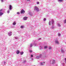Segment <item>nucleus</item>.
Wrapping results in <instances>:
<instances>
[{"label": "nucleus", "instance_id": "nucleus-1", "mask_svg": "<svg viewBox=\"0 0 66 66\" xmlns=\"http://www.w3.org/2000/svg\"><path fill=\"white\" fill-rule=\"evenodd\" d=\"M51 24L52 26L51 27V28L52 29H53L54 28V20L53 19H51V21H50L49 22V24L50 26L51 25Z\"/></svg>", "mask_w": 66, "mask_h": 66}, {"label": "nucleus", "instance_id": "nucleus-2", "mask_svg": "<svg viewBox=\"0 0 66 66\" xmlns=\"http://www.w3.org/2000/svg\"><path fill=\"white\" fill-rule=\"evenodd\" d=\"M42 57V54H40L39 55L37 56L36 57V59H39L40 58Z\"/></svg>", "mask_w": 66, "mask_h": 66}, {"label": "nucleus", "instance_id": "nucleus-3", "mask_svg": "<svg viewBox=\"0 0 66 66\" xmlns=\"http://www.w3.org/2000/svg\"><path fill=\"white\" fill-rule=\"evenodd\" d=\"M51 61H52V64H54L55 63V60H50V63H51Z\"/></svg>", "mask_w": 66, "mask_h": 66}, {"label": "nucleus", "instance_id": "nucleus-4", "mask_svg": "<svg viewBox=\"0 0 66 66\" xmlns=\"http://www.w3.org/2000/svg\"><path fill=\"white\" fill-rule=\"evenodd\" d=\"M34 10L37 11V12H38L39 11V9L36 6L35 7Z\"/></svg>", "mask_w": 66, "mask_h": 66}, {"label": "nucleus", "instance_id": "nucleus-5", "mask_svg": "<svg viewBox=\"0 0 66 66\" xmlns=\"http://www.w3.org/2000/svg\"><path fill=\"white\" fill-rule=\"evenodd\" d=\"M5 10L4 9H1L0 10V13H4V11Z\"/></svg>", "mask_w": 66, "mask_h": 66}, {"label": "nucleus", "instance_id": "nucleus-6", "mask_svg": "<svg viewBox=\"0 0 66 66\" xmlns=\"http://www.w3.org/2000/svg\"><path fill=\"white\" fill-rule=\"evenodd\" d=\"M21 14H24L25 13V11L23 9H22L21 11Z\"/></svg>", "mask_w": 66, "mask_h": 66}, {"label": "nucleus", "instance_id": "nucleus-7", "mask_svg": "<svg viewBox=\"0 0 66 66\" xmlns=\"http://www.w3.org/2000/svg\"><path fill=\"white\" fill-rule=\"evenodd\" d=\"M55 43L57 44H59V41H58L57 39H56L55 40Z\"/></svg>", "mask_w": 66, "mask_h": 66}, {"label": "nucleus", "instance_id": "nucleus-8", "mask_svg": "<svg viewBox=\"0 0 66 66\" xmlns=\"http://www.w3.org/2000/svg\"><path fill=\"white\" fill-rule=\"evenodd\" d=\"M12 32H9L8 33V35L9 36H11V35H12Z\"/></svg>", "mask_w": 66, "mask_h": 66}, {"label": "nucleus", "instance_id": "nucleus-9", "mask_svg": "<svg viewBox=\"0 0 66 66\" xmlns=\"http://www.w3.org/2000/svg\"><path fill=\"white\" fill-rule=\"evenodd\" d=\"M9 9L10 10H11L12 8H13V6L11 5H9Z\"/></svg>", "mask_w": 66, "mask_h": 66}, {"label": "nucleus", "instance_id": "nucleus-10", "mask_svg": "<svg viewBox=\"0 0 66 66\" xmlns=\"http://www.w3.org/2000/svg\"><path fill=\"white\" fill-rule=\"evenodd\" d=\"M28 18V17H27L26 16H25L23 18V19L24 20H27V18Z\"/></svg>", "mask_w": 66, "mask_h": 66}, {"label": "nucleus", "instance_id": "nucleus-11", "mask_svg": "<svg viewBox=\"0 0 66 66\" xmlns=\"http://www.w3.org/2000/svg\"><path fill=\"white\" fill-rule=\"evenodd\" d=\"M43 48V46H42L41 45L40 46L39 48L40 50L42 49Z\"/></svg>", "mask_w": 66, "mask_h": 66}, {"label": "nucleus", "instance_id": "nucleus-12", "mask_svg": "<svg viewBox=\"0 0 66 66\" xmlns=\"http://www.w3.org/2000/svg\"><path fill=\"white\" fill-rule=\"evenodd\" d=\"M61 52H62V53H65V51H64V50H63V49H62V48L61 49Z\"/></svg>", "mask_w": 66, "mask_h": 66}, {"label": "nucleus", "instance_id": "nucleus-13", "mask_svg": "<svg viewBox=\"0 0 66 66\" xmlns=\"http://www.w3.org/2000/svg\"><path fill=\"white\" fill-rule=\"evenodd\" d=\"M19 52H20L19 50H18L16 51V53L17 54H18L19 53Z\"/></svg>", "mask_w": 66, "mask_h": 66}, {"label": "nucleus", "instance_id": "nucleus-14", "mask_svg": "<svg viewBox=\"0 0 66 66\" xmlns=\"http://www.w3.org/2000/svg\"><path fill=\"white\" fill-rule=\"evenodd\" d=\"M33 45V43H31L30 44V47H32V45Z\"/></svg>", "mask_w": 66, "mask_h": 66}, {"label": "nucleus", "instance_id": "nucleus-15", "mask_svg": "<svg viewBox=\"0 0 66 66\" xmlns=\"http://www.w3.org/2000/svg\"><path fill=\"white\" fill-rule=\"evenodd\" d=\"M3 14H4V13H1V12H0V16H1Z\"/></svg>", "mask_w": 66, "mask_h": 66}, {"label": "nucleus", "instance_id": "nucleus-16", "mask_svg": "<svg viewBox=\"0 0 66 66\" xmlns=\"http://www.w3.org/2000/svg\"><path fill=\"white\" fill-rule=\"evenodd\" d=\"M63 1H64V0H58V2H62Z\"/></svg>", "mask_w": 66, "mask_h": 66}, {"label": "nucleus", "instance_id": "nucleus-17", "mask_svg": "<svg viewBox=\"0 0 66 66\" xmlns=\"http://www.w3.org/2000/svg\"><path fill=\"white\" fill-rule=\"evenodd\" d=\"M29 14L30 16H32V13L31 12H29Z\"/></svg>", "mask_w": 66, "mask_h": 66}, {"label": "nucleus", "instance_id": "nucleus-18", "mask_svg": "<svg viewBox=\"0 0 66 66\" xmlns=\"http://www.w3.org/2000/svg\"><path fill=\"white\" fill-rule=\"evenodd\" d=\"M29 14L30 16H32V13L31 12H29Z\"/></svg>", "mask_w": 66, "mask_h": 66}, {"label": "nucleus", "instance_id": "nucleus-19", "mask_svg": "<svg viewBox=\"0 0 66 66\" xmlns=\"http://www.w3.org/2000/svg\"><path fill=\"white\" fill-rule=\"evenodd\" d=\"M21 55H22L23 54V52H20Z\"/></svg>", "mask_w": 66, "mask_h": 66}, {"label": "nucleus", "instance_id": "nucleus-20", "mask_svg": "<svg viewBox=\"0 0 66 66\" xmlns=\"http://www.w3.org/2000/svg\"><path fill=\"white\" fill-rule=\"evenodd\" d=\"M20 28H21V29H23V28H24V26H21L20 27Z\"/></svg>", "mask_w": 66, "mask_h": 66}, {"label": "nucleus", "instance_id": "nucleus-21", "mask_svg": "<svg viewBox=\"0 0 66 66\" xmlns=\"http://www.w3.org/2000/svg\"><path fill=\"white\" fill-rule=\"evenodd\" d=\"M23 63H24V64H25V63H26V60H24L23 61Z\"/></svg>", "mask_w": 66, "mask_h": 66}, {"label": "nucleus", "instance_id": "nucleus-22", "mask_svg": "<svg viewBox=\"0 0 66 66\" xmlns=\"http://www.w3.org/2000/svg\"><path fill=\"white\" fill-rule=\"evenodd\" d=\"M57 26H58V27H61V25L59 23H58L57 24Z\"/></svg>", "mask_w": 66, "mask_h": 66}, {"label": "nucleus", "instance_id": "nucleus-23", "mask_svg": "<svg viewBox=\"0 0 66 66\" xmlns=\"http://www.w3.org/2000/svg\"><path fill=\"white\" fill-rule=\"evenodd\" d=\"M48 48V46H44V49H47Z\"/></svg>", "mask_w": 66, "mask_h": 66}, {"label": "nucleus", "instance_id": "nucleus-24", "mask_svg": "<svg viewBox=\"0 0 66 66\" xmlns=\"http://www.w3.org/2000/svg\"><path fill=\"white\" fill-rule=\"evenodd\" d=\"M44 63H45V62L44 63L41 62V65H43L44 64Z\"/></svg>", "mask_w": 66, "mask_h": 66}, {"label": "nucleus", "instance_id": "nucleus-25", "mask_svg": "<svg viewBox=\"0 0 66 66\" xmlns=\"http://www.w3.org/2000/svg\"><path fill=\"white\" fill-rule=\"evenodd\" d=\"M14 38H15V39H18V38L17 37H14Z\"/></svg>", "mask_w": 66, "mask_h": 66}, {"label": "nucleus", "instance_id": "nucleus-26", "mask_svg": "<svg viewBox=\"0 0 66 66\" xmlns=\"http://www.w3.org/2000/svg\"><path fill=\"white\" fill-rule=\"evenodd\" d=\"M13 25H15L16 24V22H15L14 21L13 23Z\"/></svg>", "mask_w": 66, "mask_h": 66}, {"label": "nucleus", "instance_id": "nucleus-27", "mask_svg": "<svg viewBox=\"0 0 66 66\" xmlns=\"http://www.w3.org/2000/svg\"><path fill=\"white\" fill-rule=\"evenodd\" d=\"M58 36H61V34L60 33H58Z\"/></svg>", "mask_w": 66, "mask_h": 66}, {"label": "nucleus", "instance_id": "nucleus-28", "mask_svg": "<svg viewBox=\"0 0 66 66\" xmlns=\"http://www.w3.org/2000/svg\"><path fill=\"white\" fill-rule=\"evenodd\" d=\"M2 2H4L5 0H1Z\"/></svg>", "mask_w": 66, "mask_h": 66}, {"label": "nucleus", "instance_id": "nucleus-29", "mask_svg": "<svg viewBox=\"0 0 66 66\" xmlns=\"http://www.w3.org/2000/svg\"><path fill=\"white\" fill-rule=\"evenodd\" d=\"M52 49V47H49L48 49L49 50H50V49Z\"/></svg>", "mask_w": 66, "mask_h": 66}, {"label": "nucleus", "instance_id": "nucleus-30", "mask_svg": "<svg viewBox=\"0 0 66 66\" xmlns=\"http://www.w3.org/2000/svg\"><path fill=\"white\" fill-rule=\"evenodd\" d=\"M3 63L4 65H5V64H6V62L5 61H4L3 62Z\"/></svg>", "mask_w": 66, "mask_h": 66}, {"label": "nucleus", "instance_id": "nucleus-31", "mask_svg": "<svg viewBox=\"0 0 66 66\" xmlns=\"http://www.w3.org/2000/svg\"><path fill=\"white\" fill-rule=\"evenodd\" d=\"M64 60H65L64 62L66 64V58H65Z\"/></svg>", "mask_w": 66, "mask_h": 66}, {"label": "nucleus", "instance_id": "nucleus-32", "mask_svg": "<svg viewBox=\"0 0 66 66\" xmlns=\"http://www.w3.org/2000/svg\"><path fill=\"white\" fill-rule=\"evenodd\" d=\"M64 23H66V20H65L64 21Z\"/></svg>", "mask_w": 66, "mask_h": 66}, {"label": "nucleus", "instance_id": "nucleus-33", "mask_svg": "<svg viewBox=\"0 0 66 66\" xmlns=\"http://www.w3.org/2000/svg\"><path fill=\"white\" fill-rule=\"evenodd\" d=\"M7 13H10V11L8 10L7 11Z\"/></svg>", "mask_w": 66, "mask_h": 66}, {"label": "nucleus", "instance_id": "nucleus-34", "mask_svg": "<svg viewBox=\"0 0 66 66\" xmlns=\"http://www.w3.org/2000/svg\"><path fill=\"white\" fill-rule=\"evenodd\" d=\"M29 52H30V53L31 52H32V50H29Z\"/></svg>", "mask_w": 66, "mask_h": 66}, {"label": "nucleus", "instance_id": "nucleus-35", "mask_svg": "<svg viewBox=\"0 0 66 66\" xmlns=\"http://www.w3.org/2000/svg\"><path fill=\"white\" fill-rule=\"evenodd\" d=\"M17 14H20V13L19 12H17Z\"/></svg>", "mask_w": 66, "mask_h": 66}, {"label": "nucleus", "instance_id": "nucleus-36", "mask_svg": "<svg viewBox=\"0 0 66 66\" xmlns=\"http://www.w3.org/2000/svg\"><path fill=\"white\" fill-rule=\"evenodd\" d=\"M31 57H33V55H31Z\"/></svg>", "mask_w": 66, "mask_h": 66}, {"label": "nucleus", "instance_id": "nucleus-37", "mask_svg": "<svg viewBox=\"0 0 66 66\" xmlns=\"http://www.w3.org/2000/svg\"><path fill=\"white\" fill-rule=\"evenodd\" d=\"M46 18H45L44 19V21H46Z\"/></svg>", "mask_w": 66, "mask_h": 66}, {"label": "nucleus", "instance_id": "nucleus-38", "mask_svg": "<svg viewBox=\"0 0 66 66\" xmlns=\"http://www.w3.org/2000/svg\"><path fill=\"white\" fill-rule=\"evenodd\" d=\"M35 45V46H36L37 45V44H34Z\"/></svg>", "mask_w": 66, "mask_h": 66}, {"label": "nucleus", "instance_id": "nucleus-39", "mask_svg": "<svg viewBox=\"0 0 66 66\" xmlns=\"http://www.w3.org/2000/svg\"><path fill=\"white\" fill-rule=\"evenodd\" d=\"M37 3L38 4H39V2H37Z\"/></svg>", "mask_w": 66, "mask_h": 66}, {"label": "nucleus", "instance_id": "nucleus-40", "mask_svg": "<svg viewBox=\"0 0 66 66\" xmlns=\"http://www.w3.org/2000/svg\"><path fill=\"white\" fill-rule=\"evenodd\" d=\"M47 56H46V55H45V57H47Z\"/></svg>", "mask_w": 66, "mask_h": 66}, {"label": "nucleus", "instance_id": "nucleus-41", "mask_svg": "<svg viewBox=\"0 0 66 66\" xmlns=\"http://www.w3.org/2000/svg\"><path fill=\"white\" fill-rule=\"evenodd\" d=\"M40 39H41V38H40L39 39H38V40H40Z\"/></svg>", "mask_w": 66, "mask_h": 66}, {"label": "nucleus", "instance_id": "nucleus-42", "mask_svg": "<svg viewBox=\"0 0 66 66\" xmlns=\"http://www.w3.org/2000/svg\"><path fill=\"white\" fill-rule=\"evenodd\" d=\"M30 0H27V1H30Z\"/></svg>", "mask_w": 66, "mask_h": 66}, {"label": "nucleus", "instance_id": "nucleus-43", "mask_svg": "<svg viewBox=\"0 0 66 66\" xmlns=\"http://www.w3.org/2000/svg\"><path fill=\"white\" fill-rule=\"evenodd\" d=\"M32 60H33V58L31 59Z\"/></svg>", "mask_w": 66, "mask_h": 66}]
</instances>
